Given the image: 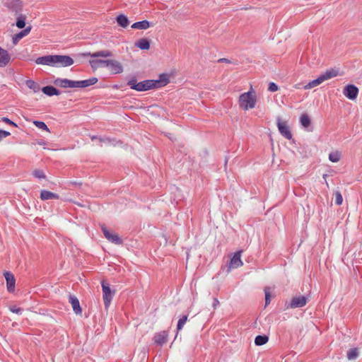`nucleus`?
I'll list each match as a JSON object with an SVG mask.
<instances>
[{"label": "nucleus", "mask_w": 362, "mask_h": 362, "mask_svg": "<svg viewBox=\"0 0 362 362\" xmlns=\"http://www.w3.org/2000/svg\"><path fill=\"white\" fill-rule=\"evenodd\" d=\"M307 298L304 296L293 297L289 303L288 308H302L306 305Z\"/></svg>", "instance_id": "obj_9"}, {"label": "nucleus", "mask_w": 362, "mask_h": 362, "mask_svg": "<svg viewBox=\"0 0 362 362\" xmlns=\"http://www.w3.org/2000/svg\"><path fill=\"white\" fill-rule=\"evenodd\" d=\"M269 340L267 335H257L255 339V344L257 346H262L265 344Z\"/></svg>", "instance_id": "obj_29"}, {"label": "nucleus", "mask_w": 362, "mask_h": 362, "mask_svg": "<svg viewBox=\"0 0 362 362\" xmlns=\"http://www.w3.org/2000/svg\"><path fill=\"white\" fill-rule=\"evenodd\" d=\"M33 124H35V127H37V128H39L40 129L49 132V129L47 127V124L42 121L35 120V121H33Z\"/></svg>", "instance_id": "obj_33"}, {"label": "nucleus", "mask_w": 362, "mask_h": 362, "mask_svg": "<svg viewBox=\"0 0 362 362\" xmlns=\"http://www.w3.org/2000/svg\"><path fill=\"white\" fill-rule=\"evenodd\" d=\"M99 140H100V141H101V142H102V141H109V140H108V139L105 140V139H101V138H100V139H99Z\"/></svg>", "instance_id": "obj_46"}, {"label": "nucleus", "mask_w": 362, "mask_h": 362, "mask_svg": "<svg viewBox=\"0 0 362 362\" xmlns=\"http://www.w3.org/2000/svg\"><path fill=\"white\" fill-rule=\"evenodd\" d=\"M264 293H265V305H267L268 304H269L270 300H271V299H270L271 295H270V292H269L268 288H266L264 289Z\"/></svg>", "instance_id": "obj_37"}, {"label": "nucleus", "mask_w": 362, "mask_h": 362, "mask_svg": "<svg viewBox=\"0 0 362 362\" xmlns=\"http://www.w3.org/2000/svg\"><path fill=\"white\" fill-rule=\"evenodd\" d=\"M187 320V315H182L177 322V330H181Z\"/></svg>", "instance_id": "obj_32"}, {"label": "nucleus", "mask_w": 362, "mask_h": 362, "mask_svg": "<svg viewBox=\"0 0 362 362\" xmlns=\"http://www.w3.org/2000/svg\"><path fill=\"white\" fill-rule=\"evenodd\" d=\"M31 30V27L29 26L26 28H25L24 30H21V32L18 33L17 34L14 35V36L13 37V43L14 45H16L18 43V42L22 39L23 37H24L25 36H26Z\"/></svg>", "instance_id": "obj_21"}, {"label": "nucleus", "mask_w": 362, "mask_h": 362, "mask_svg": "<svg viewBox=\"0 0 362 362\" xmlns=\"http://www.w3.org/2000/svg\"><path fill=\"white\" fill-rule=\"evenodd\" d=\"M89 63L91 66V67L93 69H98V67H100V64L98 62V59H92V60H90L89 61Z\"/></svg>", "instance_id": "obj_40"}, {"label": "nucleus", "mask_w": 362, "mask_h": 362, "mask_svg": "<svg viewBox=\"0 0 362 362\" xmlns=\"http://www.w3.org/2000/svg\"><path fill=\"white\" fill-rule=\"evenodd\" d=\"M83 56H90L93 58H98V57H108L113 56V54L111 51L107 49L100 50L98 52H95L93 53L90 52H86L83 54Z\"/></svg>", "instance_id": "obj_16"}, {"label": "nucleus", "mask_w": 362, "mask_h": 362, "mask_svg": "<svg viewBox=\"0 0 362 362\" xmlns=\"http://www.w3.org/2000/svg\"><path fill=\"white\" fill-rule=\"evenodd\" d=\"M6 281V286H7V290L8 292L12 293L14 291L15 289V283L16 279L13 274H11L9 272H6L4 274Z\"/></svg>", "instance_id": "obj_12"}, {"label": "nucleus", "mask_w": 362, "mask_h": 362, "mask_svg": "<svg viewBox=\"0 0 362 362\" xmlns=\"http://www.w3.org/2000/svg\"><path fill=\"white\" fill-rule=\"evenodd\" d=\"M337 76V71L335 70H329L327 71L325 73L321 74L316 79H314L309 82L308 84H306L304 86L305 89H310L314 87H316L321 84L322 82H324L326 80L330 79L333 77H335Z\"/></svg>", "instance_id": "obj_4"}, {"label": "nucleus", "mask_w": 362, "mask_h": 362, "mask_svg": "<svg viewBox=\"0 0 362 362\" xmlns=\"http://www.w3.org/2000/svg\"><path fill=\"white\" fill-rule=\"evenodd\" d=\"M10 60L11 56L8 52L0 47V67H5Z\"/></svg>", "instance_id": "obj_17"}, {"label": "nucleus", "mask_w": 362, "mask_h": 362, "mask_svg": "<svg viewBox=\"0 0 362 362\" xmlns=\"http://www.w3.org/2000/svg\"><path fill=\"white\" fill-rule=\"evenodd\" d=\"M33 175L35 177L39 178V179L45 178V175L44 172L41 170H35L33 172Z\"/></svg>", "instance_id": "obj_36"}, {"label": "nucleus", "mask_w": 362, "mask_h": 362, "mask_svg": "<svg viewBox=\"0 0 362 362\" xmlns=\"http://www.w3.org/2000/svg\"><path fill=\"white\" fill-rule=\"evenodd\" d=\"M17 16H18V17H17V20L16 22V25L18 28H23L25 25L26 17H25V16L22 15L21 13H20Z\"/></svg>", "instance_id": "obj_30"}, {"label": "nucleus", "mask_w": 362, "mask_h": 362, "mask_svg": "<svg viewBox=\"0 0 362 362\" xmlns=\"http://www.w3.org/2000/svg\"><path fill=\"white\" fill-rule=\"evenodd\" d=\"M107 67L112 74H118L123 72V66L117 60L111 59L110 65Z\"/></svg>", "instance_id": "obj_15"}, {"label": "nucleus", "mask_w": 362, "mask_h": 362, "mask_svg": "<svg viewBox=\"0 0 362 362\" xmlns=\"http://www.w3.org/2000/svg\"><path fill=\"white\" fill-rule=\"evenodd\" d=\"M101 284L103 289V298L104 305L105 307L107 308L112 301V299L115 293V291L111 290L108 283L103 281Z\"/></svg>", "instance_id": "obj_5"}, {"label": "nucleus", "mask_w": 362, "mask_h": 362, "mask_svg": "<svg viewBox=\"0 0 362 362\" xmlns=\"http://www.w3.org/2000/svg\"><path fill=\"white\" fill-rule=\"evenodd\" d=\"M149 27L150 23L146 20L138 21L132 25V28L139 30H146Z\"/></svg>", "instance_id": "obj_24"}, {"label": "nucleus", "mask_w": 362, "mask_h": 362, "mask_svg": "<svg viewBox=\"0 0 362 362\" xmlns=\"http://www.w3.org/2000/svg\"><path fill=\"white\" fill-rule=\"evenodd\" d=\"M167 338L168 334L166 332L163 331L162 332L156 334L153 339L156 344L163 345L167 341Z\"/></svg>", "instance_id": "obj_20"}, {"label": "nucleus", "mask_w": 362, "mask_h": 362, "mask_svg": "<svg viewBox=\"0 0 362 362\" xmlns=\"http://www.w3.org/2000/svg\"><path fill=\"white\" fill-rule=\"evenodd\" d=\"M102 231L104 234V236L111 243L116 244V245H122L123 241L118 236V235L115 233H111L107 228L103 225L101 226Z\"/></svg>", "instance_id": "obj_7"}, {"label": "nucleus", "mask_w": 362, "mask_h": 362, "mask_svg": "<svg viewBox=\"0 0 362 362\" xmlns=\"http://www.w3.org/2000/svg\"><path fill=\"white\" fill-rule=\"evenodd\" d=\"M256 104L255 93L250 90L241 94L239 97V105L243 110H248L255 107Z\"/></svg>", "instance_id": "obj_3"}, {"label": "nucleus", "mask_w": 362, "mask_h": 362, "mask_svg": "<svg viewBox=\"0 0 362 362\" xmlns=\"http://www.w3.org/2000/svg\"><path fill=\"white\" fill-rule=\"evenodd\" d=\"M42 91L44 94L48 96L59 95L61 92L52 86H47L42 88Z\"/></svg>", "instance_id": "obj_19"}, {"label": "nucleus", "mask_w": 362, "mask_h": 362, "mask_svg": "<svg viewBox=\"0 0 362 362\" xmlns=\"http://www.w3.org/2000/svg\"><path fill=\"white\" fill-rule=\"evenodd\" d=\"M37 64L56 67H66L74 64V59L68 55H46L36 59Z\"/></svg>", "instance_id": "obj_1"}, {"label": "nucleus", "mask_w": 362, "mask_h": 362, "mask_svg": "<svg viewBox=\"0 0 362 362\" xmlns=\"http://www.w3.org/2000/svg\"><path fill=\"white\" fill-rule=\"evenodd\" d=\"M25 85L28 88L33 90L34 93H37L40 90V85L33 80H26Z\"/></svg>", "instance_id": "obj_27"}, {"label": "nucleus", "mask_w": 362, "mask_h": 362, "mask_svg": "<svg viewBox=\"0 0 362 362\" xmlns=\"http://www.w3.org/2000/svg\"><path fill=\"white\" fill-rule=\"evenodd\" d=\"M135 45L141 49H148L150 41L147 38H141L136 42Z\"/></svg>", "instance_id": "obj_25"}, {"label": "nucleus", "mask_w": 362, "mask_h": 362, "mask_svg": "<svg viewBox=\"0 0 362 362\" xmlns=\"http://www.w3.org/2000/svg\"><path fill=\"white\" fill-rule=\"evenodd\" d=\"M218 62L230 63V61L226 58H221L218 60Z\"/></svg>", "instance_id": "obj_45"}, {"label": "nucleus", "mask_w": 362, "mask_h": 362, "mask_svg": "<svg viewBox=\"0 0 362 362\" xmlns=\"http://www.w3.org/2000/svg\"><path fill=\"white\" fill-rule=\"evenodd\" d=\"M278 89H279L278 86L275 83L271 82L269 83L268 90L270 92H275V91L278 90Z\"/></svg>", "instance_id": "obj_39"}, {"label": "nucleus", "mask_w": 362, "mask_h": 362, "mask_svg": "<svg viewBox=\"0 0 362 362\" xmlns=\"http://www.w3.org/2000/svg\"><path fill=\"white\" fill-rule=\"evenodd\" d=\"M10 310L12 312V313H16V314H22V312H23V309L21 308H17L16 306H12V307H10Z\"/></svg>", "instance_id": "obj_41"}, {"label": "nucleus", "mask_w": 362, "mask_h": 362, "mask_svg": "<svg viewBox=\"0 0 362 362\" xmlns=\"http://www.w3.org/2000/svg\"><path fill=\"white\" fill-rule=\"evenodd\" d=\"M111 59H98L100 67H107L110 65Z\"/></svg>", "instance_id": "obj_38"}, {"label": "nucleus", "mask_w": 362, "mask_h": 362, "mask_svg": "<svg viewBox=\"0 0 362 362\" xmlns=\"http://www.w3.org/2000/svg\"><path fill=\"white\" fill-rule=\"evenodd\" d=\"M358 356V351L356 349H351L347 351V358L349 360L355 359Z\"/></svg>", "instance_id": "obj_34"}, {"label": "nucleus", "mask_w": 362, "mask_h": 362, "mask_svg": "<svg viewBox=\"0 0 362 362\" xmlns=\"http://www.w3.org/2000/svg\"><path fill=\"white\" fill-rule=\"evenodd\" d=\"M1 120L8 124L11 125V126L17 127V124L15 122H13V121H11L10 119H8V117H2Z\"/></svg>", "instance_id": "obj_42"}, {"label": "nucleus", "mask_w": 362, "mask_h": 362, "mask_svg": "<svg viewBox=\"0 0 362 362\" xmlns=\"http://www.w3.org/2000/svg\"><path fill=\"white\" fill-rule=\"evenodd\" d=\"M277 126L279 131L282 136L288 140L292 139V134L289 129L288 126L285 122H282L280 120V119H279L277 122Z\"/></svg>", "instance_id": "obj_10"}, {"label": "nucleus", "mask_w": 362, "mask_h": 362, "mask_svg": "<svg viewBox=\"0 0 362 362\" xmlns=\"http://www.w3.org/2000/svg\"><path fill=\"white\" fill-rule=\"evenodd\" d=\"M344 95L350 100H355L358 94V88L353 85H346L343 90Z\"/></svg>", "instance_id": "obj_8"}, {"label": "nucleus", "mask_w": 362, "mask_h": 362, "mask_svg": "<svg viewBox=\"0 0 362 362\" xmlns=\"http://www.w3.org/2000/svg\"><path fill=\"white\" fill-rule=\"evenodd\" d=\"M69 303L72 305L73 310L76 315L81 314L82 310L80 306L79 300L78 299L72 295H69Z\"/></svg>", "instance_id": "obj_18"}, {"label": "nucleus", "mask_w": 362, "mask_h": 362, "mask_svg": "<svg viewBox=\"0 0 362 362\" xmlns=\"http://www.w3.org/2000/svg\"><path fill=\"white\" fill-rule=\"evenodd\" d=\"M241 253H242L241 250L235 252L233 257L231 258L230 262V265H229L230 269V268L235 269V268L240 267L243 265V263L241 260Z\"/></svg>", "instance_id": "obj_14"}, {"label": "nucleus", "mask_w": 362, "mask_h": 362, "mask_svg": "<svg viewBox=\"0 0 362 362\" xmlns=\"http://www.w3.org/2000/svg\"><path fill=\"white\" fill-rule=\"evenodd\" d=\"M10 132H7V131H5V130H1L0 129V141H1V139L3 138H6L7 136H8L10 135Z\"/></svg>", "instance_id": "obj_43"}, {"label": "nucleus", "mask_w": 362, "mask_h": 362, "mask_svg": "<svg viewBox=\"0 0 362 362\" xmlns=\"http://www.w3.org/2000/svg\"><path fill=\"white\" fill-rule=\"evenodd\" d=\"M156 85V88H160L167 85L169 83V78L166 74H162L159 76L158 80H153Z\"/></svg>", "instance_id": "obj_22"}, {"label": "nucleus", "mask_w": 362, "mask_h": 362, "mask_svg": "<svg viewBox=\"0 0 362 362\" xmlns=\"http://www.w3.org/2000/svg\"><path fill=\"white\" fill-rule=\"evenodd\" d=\"M96 77H93L87 80L74 81V88H86L94 85L98 82Z\"/></svg>", "instance_id": "obj_13"}, {"label": "nucleus", "mask_w": 362, "mask_h": 362, "mask_svg": "<svg viewBox=\"0 0 362 362\" xmlns=\"http://www.w3.org/2000/svg\"><path fill=\"white\" fill-rule=\"evenodd\" d=\"M116 21L117 24L122 28L127 27L129 23L128 18L124 14L119 15L117 17Z\"/></svg>", "instance_id": "obj_26"}, {"label": "nucleus", "mask_w": 362, "mask_h": 362, "mask_svg": "<svg viewBox=\"0 0 362 362\" xmlns=\"http://www.w3.org/2000/svg\"><path fill=\"white\" fill-rule=\"evenodd\" d=\"M97 139V136H91V139H92V140H94V139Z\"/></svg>", "instance_id": "obj_47"}, {"label": "nucleus", "mask_w": 362, "mask_h": 362, "mask_svg": "<svg viewBox=\"0 0 362 362\" xmlns=\"http://www.w3.org/2000/svg\"><path fill=\"white\" fill-rule=\"evenodd\" d=\"M219 305V301L217 298H214V302H213V308L214 309H216V307Z\"/></svg>", "instance_id": "obj_44"}, {"label": "nucleus", "mask_w": 362, "mask_h": 362, "mask_svg": "<svg viewBox=\"0 0 362 362\" xmlns=\"http://www.w3.org/2000/svg\"><path fill=\"white\" fill-rule=\"evenodd\" d=\"M53 83L56 86H58L60 88H74V81L69 80L67 78H57L54 81Z\"/></svg>", "instance_id": "obj_11"}, {"label": "nucleus", "mask_w": 362, "mask_h": 362, "mask_svg": "<svg viewBox=\"0 0 362 362\" xmlns=\"http://www.w3.org/2000/svg\"><path fill=\"white\" fill-rule=\"evenodd\" d=\"M300 122L304 128H308L311 124V119L307 114H303L300 117Z\"/></svg>", "instance_id": "obj_28"}, {"label": "nucleus", "mask_w": 362, "mask_h": 362, "mask_svg": "<svg viewBox=\"0 0 362 362\" xmlns=\"http://www.w3.org/2000/svg\"><path fill=\"white\" fill-rule=\"evenodd\" d=\"M4 5L10 12L13 13L16 16L21 13L23 4L21 0H7Z\"/></svg>", "instance_id": "obj_6"}, {"label": "nucleus", "mask_w": 362, "mask_h": 362, "mask_svg": "<svg viewBox=\"0 0 362 362\" xmlns=\"http://www.w3.org/2000/svg\"><path fill=\"white\" fill-rule=\"evenodd\" d=\"M127 85L130 88L137 91H146L156 88L153 80H145L137 83V80L134 76L127 81Z\"/></svg>", "instance_id": "obj_2"}, {"label": "nucleus", "mask_w": 362, "mask_h": 362, "mask_svg": "<svg viewBox=\"0 0 362 362\" xmlns=\"http://www.w3.org/2000/svg\"><path fill=\"white\" fill-rule=\"evenodd\" d=\"M342 202H343V198H342L341 193L339 192H335V204L337 205H341L342 204Z\"/></svg>", "instance_id": "obj_35"}, {"label": "nucleus", "mask_w": 362, "mask_h": 362, "mask_svg": "<svg viewBox=\"0 0 362 362\" xmlns=\"http://www.w3.org/2000/svg\"><path fill=\"white\" fill-rule=\"evenodd\" d=\"M341 154L339 151H334L329 154V159L333 163H337L340 160Z\"/></svg>", "instance_id": "obj_31"}, {"label": "nucleus", "mask_w": 362, "mask_h": 362, "mask_svg": "<svg viewBox=\"0 0 362 362\" xmlns=\"http://www.w3.org/2000/svg\"><path fill=\"white\" fill-rule=\"evenodd\" d=\"M40 198L42 200H48L53 199H59V196L57 194L53 193L52 192L42 190L40 192Z\"/></svg>", "instance_id": "obj_23"}]
</instances>
